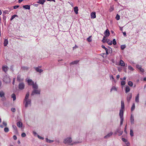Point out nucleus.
<instances>
[{
    "label": "nucleus",
    "instance_id": "31",
    "mask_svg": "<svg viewBox=\"0 0 146 146\" xmlns=\"http://www.w3.org/2000/svg\"><path fill=\"white\" fill-rule=\"evenodd\" d=\"M110 79L111 80H112V81L114 82H116V80L115 79L113 78V76L112 75L110 76Z\"/></svg>",
    "mask_w": 146,
    "mask_h": 146
},
{
    "label": "nucleus",
    "instance_id": "60",
    "mask_svg": "<svg viewBox=\"0 0 146 146\" xmlns=\"http://www.w3.org/2000/svg\"><path fill=\"white\" fill-rule=\"evenodd\" d=\"M15 81V78H14L13 79V85H14Z\"/></svg>",
    "mask_w": 146,
    "mask_h": 146
},
{
    "label": "nucleus",
    "instance_id": "8",
    "mask_svg": "<svg viewBox=\"0 0 146 146\" xmlns=\"http://www.w3.org/2000/svg\"><path fill=\"white\" fill-rule=\"evenodd\" d=\"M0 96L2 98V100H5V93L3 91L0 92Z\"/></svg>",
    "mask_w": 146,
    "mask_h": 146
},
{
    "label": "nucleus",
    "instance_id": "6",
    "mask_svg": "<svg viewBox=\"0 0 146 146\" xmlns=\"http://www.w3.org/2000/svg\"><path fill=\"white\" fill-rule=\"evenodd\" d=\"M136 67L140 72L143 73L144 72V70L142 68L141 66L137 64L136 66Z\"/></svg>",
    "mask_w": 146,
    "mask_h": 146
},
{
    "label": "nucleus",
    "instance_id": "52",
    "mask_svg": "<svg viewBox=\"0 0 146 146\" xmlns=\"http://www.w3.org/2000/svg\"><path fill=\"white\" fill-rule=\"evenodd\" d=\"M37 136H38V138L40 139H44V138L43 137H40V136L38 135H37Z\"/></svg>",
    "mask_w": 146,
    "mask_h": 146
},
{
    "label": "nucleus",
    "instance_id": "38",
    "mask_svg": "<svg viewBox=\"0 0 146 146\" xmlns=\"http://www.w3.org/2000/svg\"><path fill=\"white\" fill-rule=\"evenodd\" d=\"M128 68L129 70L131 71H133L134 70L133 68L130 66H129Z\"/></svg>",
    "mask_w": 146,
    "mask_h": 146
},
{
    "label": "nucleus",
    "instance_id": "7",
    "mask_svg": "<svg viewBox=\"0 0 146 146\" xmlns=\"http://www.w3.org/2000/svg\"><path fill=\"white\" fill-rule=\"evenodd\" d=\"M116 65H117L120 66H125V62L122 60H119V64H116Z\"/></svg>",
    "mask_w": 146,
    "mask_h": 146
},
{
    "label": "nucleus",
    "instance_id": "12",
    "mask_svg": "<svg viewBox=\"0 0 146 146\" xmlns=\"http://www.w3.org/2000/svg\"><path fill=\"white\" fill-rule=\"evenodd\" d=\"M40 93V90H34L32 93V95L35 94H39Z\"/></svg>",
    "mask_w": 146,
    "mask_h": 146
},
{
    "label": "nucleus",
    "instance_id": "13",
    "mask_svg": "<svg viewBox=\"0 0 146 146\" xmlns=\"http://www.w3.org/2000/svg\"><path fill=\"white\" fill-rule=\"evenodd\" d=\"M27 82L29 85H32L33 84V82L31 79H28L27 80Z\"/></svg>",
    "mask_w": 146,
    "mask_h": 146
},
{
    "label": "nucleus",
    "instance_id": "64",
    "mask_svg": "<svg viewBox=\"0 0 146 146\" xmlns=\"http://www.w3.org/2000/svg\"><path fill=\"white\" fill-rule=\"evenodd\" d=\"M47 1H53L54 2H55V0H47Z\"/></svg>",
    "mask_w": 146,
    "mask_h": 146
},
{
    "label": "nucleus",
    "instance_id": "20",
    "mask_svg": "<svg viewBox=\"0 0 146 146\" xmlns=\"http://www.w3.org/2000/svg\"><path fill=\"white\" fill-rule=\"evenodd\" d=\"M113 91H117V88L115 86H112L111 88L110 89V92H111Z\"/></svg>",
    "mask_w": 146,
    "mask_h": 146
},
{
    "label": "nucleus",
    "instance_id": "39",
    "mask_svg": "<svg viewBox=\"0 0 146 146\" xmlns=\"http://www.w3.org/2000/svg\"><path fill=\"white\" fill-rule=\"evenodd\" d=\"M130 135L131 136H132L133 135V131L132 129H131L130 131Z\"/></svg>",
    "mask_w": 146,
    "mask_h": 146
},
{
    "label": "nucleus",
    "instance_id": "63",
    "mask_svg": "<svg viewBox=\"0 0 146 146\" xmlns=\"http://www.w3.org/2000/svg\"><path fill=\"white\" fill-rule=\"evenodd\" d=\"M109 52L111 53L112 52V49L111 48H110L109 50Z\"/></svg>",
    "mask_w": 146,
    "mask_h": 146
},
{
    "label": "nucleus",
    "instance_id": "51",
    "mask_svg": "<svg viewBox=\"0 0 146 146\" xmlns=\"http://www.w3.org/2000/svg\"><path fill=\"white\" fill-rule=\"evenodd\" d=\"M113 10V7H111L110 8V12L112 11Z\"/></svg>",
    "mask_w": 146,
    "mask_h": 146
},
{
    "label": "nucleus",
    "instance_id": "15",
    "mask_svg": "<svg viewBox=\"0 0 146 146\" xmlns=\"http://www.w3.org/2000/svg\"><path fill=\"white\" fill-rule=\"evenodd\" d=\"M91 19H94L96 17V13L95 12H93L91 13Z\"/></svg>",
    "mask_w": 146,
    "mask_h": 146
},
{
    "label": "nucleus",
    "instance_id": "46",
    "mask_svg": "<svg viewBox=\"0 0 146 146\" xmlns=\"http://www.w3.org/2000/svg\"><path fill=\"white\" fill-rule=\"evenodd\" d=\"M125 45H121V49L122 50L124 49L125 48Z\"/></svg>",
    "mask_w": 146,
    "mask_h": 146
},
{
    "label": "nucleus",
    "instance_id": "40",
    "mask_svg": "<svg viewBox=\"0 0 146 146\" xmlns=\"http://www.w3.org/2000/svg\"><path fill=\"white\" fill-rule=\"evenodd\" d=\"M115 19L117 20H119L120 19V16L118 14H117L116 16Z\"/></svg>",
    "mask_w": 146,
    "mask_h": 146
},
{
    "label": "nucleus",
    "instance_id": "48",
    "mask_svg": "<svg viewBox=\"0 0 146 146\" xmlns=\"http://www.w3.org/2000/svg\"><path fill=\"white\" fill-rule=\"evenodd\" d=\"M13 127L15 131H17V127H16V126L14 125H13Z\"/></svg>",
    "mask_w": 146,
    "mask_h": 146
},
{
    "label": "nucleus",
    "instance_id": "44",
    "mask_svg": "<svg viewBox=\"0 0 146 146\" xmlns=\"http://www.w3.org/2000/svg\"><path fill=\"white\" fill-rule=\"evenodd\" d=\"M125 84V82L124 81H121V85L122 86L124 85Z\"/></svg>",
    "mask_w": 146,
    "mask_h": 146
},
{
    "label": "nucleus",
    "instance_id": "37",
    "mask_svg": "<svg viewBox=\"0 0 146 146\" xmlns=\"http://www.w3.org/2000/svg\"><path fill=\"white\" fill-rule=\"evenodd\" d=\"M4 131L5 132H7L9 131V129L8 128L6 127H5V128L4 129Z\"/></svg>",
    "mask_w": 146,
    "mask_h": 146
},
{
    "label": "nucleus",
    "instance_id": "53",
    "mask_svg": "<svg viewBox=\"0 0 146 146\" xmlns=\"http://www.w3.org/2000/svg\"><path fill=\"white\" fill-rule=\"evenodd\" d=\"M11 111L13 112H15V108H13L11 109Z\"/></svg>",
    "mask_w": 146,
    "mask_h": 146
},
{
    "label": "nucleus",
    "instance_id": "45",
    "mask_svg": "<svg viewBox=\"0 0 146 146\" xmlns=\"http://www.w3.org/2000/svg\"><path fill=\"white\" fill-rule=\"evenodd\" d=\"M125 143L126 145V146H128L130 145L129 143L127 141V140L125 142Z\"/></svg>",
    "mask_w": 146,
    "mask_h": 146
},
{
    "label": "nucleus",
    "instance_id": "11",
    "mask_svg": "<svg viewBox=\"0 0 146 146\" xmlns=\"http://www.w3.org/2000/svg\"><path fill=\"white\" fill-rule=\"evenodd\" d=\"M25 87L24 84L22 83H20L19 86V88L20 90L23 89Z\"/></svg>",
    "mask_w": 146,
    "mask_h": 146
},
{
    "label": "nucleus",
    "instance_id": "22",
    "mask_svg": "<svg viewBox=\"0 0 146 146\" xmlns=\"http://www.w3.org/2000/svg\"><path fill=\"white\" fill-rule=\"evenodd\" d=\"M2 69L5 72H6L8 70V68L7 66H4L2 67Z\"/></svg>",
    "mask_w": 146,
    "mask_h": 146
},
{
    "label": "nucleus",
    "instance_id": "59",
    "mask_svg": "<svg viewBox=\"0 0 146 146\" xmlns=\"http://www.w3.org/2000/svg\"><path fill=\"white\" fill-rule=\"evenodd\" d=\"M19 7V6H15L14 7V8L15 9H16L18 8Z\"/></svg>",
    "mask_w": 146,
    "mask_h": 146
},
{
    "label": "nucleus",
    "instance_id": "26",
    "mask_svg": "<svg viewBox=\"0 0 146 146\" xmlns=\"http://www.w3.org/2000/svg\"><path fill=\"white\" fill-rule=\"evenodd\" d=\"M17 125L18 127L21 128L22 127L23 124L21 122L19 121L17 123Z\"/></svg>",
    "mask_w": 146,
    "mask_h": 146
},
{
    "label": "nucleus",
    "instance_id": "16",
    "mask_svg": "<svg viewBox=\"0 0 146 146\" xmlns=\"http://www.w3.org/2000/svg\"><path fill=\"white\" fill-rule=\"evenodd\" d=\"M113 134V133L112 132H111L108 134L107 135L104 136V138L106 139L110 137Z\"/></svg>",
    "mask_w": 146,
    "mask_h": 146
},
{
    "label": "nucleus",
    "instance_id": "21",
    "mask_svg": "<svg viewBox=\"0 0 146 146\" xmlns=\"http://www.w3.org/2000/svg\"><path fill=\"white\" fill-rule=\"evenodd\" d=\"M23 7L25 9L29 10L30 8V6L28 5H25L23 6Z\"/></svg>",
    "mask_w": 146,
    "mask_h": 146
},
{
    "label": "nucleus",
    "instance_id": "29",
    "mask_svg": "<svg viewBox=\"0 0 146 146\" xmlns=\"http://www.w3.org/2000/svg\"><path fill=\"white\" fill-rule=\"evenodd\" d=\"M35 70L36 71L39 73H41L43 71V70L42 69H40L38 68H36Z\"/></svg>",
    "mask_w": 146,
    "mask_h": 146
},
{
    "label": "nucleus",
    "instance_id": "54",
    "mask_svg": "<svg viewBox=\"0 0 146 146\" xmlns=\"http://www.w3.org/2000/svg\"><path fill=\"white\" fill-rule=\"evenodd\" d=\"M81 142V141H78V142H74L73 143L74 144H76L79 143Z\"/></svg>",
    "mask_w": 146,
    "mask_h": 146
},
{
    "label": "nucleus",
    "instance_id": "30",
    "mask_svg": "<svg viewBox=\"0 0 146 146\" xmlns=\"http://www.w3.org/2000/svg\"><path fill=\"white\" fill-rule=\"evenodd\" d=\"M46 141L47 143H51L53 142L54 141L52 140H50V139H48V138H46Z\"/></svg>",
    "mask_w": 146,
    "mask_h": 146
},
{
    "label": "nucleus",
    "instance_id": "61",
    "mask_svg": "<svg viewBox=\"0 0 146 146\" xmlns=\"http://www.w3.org/2000/svg\"><path fill=\"white\" fill-rule=\"evenodd\" d=\"M120 77V75H118L116 76V78L117 79H118Z\"/></svg>",
    "mask_w": 146,
    "mask_h": 146
},
{
    "label": "nucleus",
    "instance_id": "33",
    "mask_svg": "<svg viewBox=\"0 0 146 146\" xmlns=\"http://www.w3.org/2000/svg\"><path fill=\"white\" fill-rule=\"evenodd\" d=\"M91 36H90L88 37L87 40L88 42H90L92 41V39H91Z\"/></svg>",
    "mask_w": 146,
    "mask_h": 146
},
{
    "label": "nucleus",
    "instance_id": "24",
    "mask_svg": "<svg viewBox=\"0 0 146 146\" xmlns=\"http://www.w3.org/2000/svg\"><path fill=\"white\" fill-rule=\"evenodd\" d=\"M45 1V0H39L37 3L39 4L43 5Z\"/></svg>",
    "mask_w": 146,
    "mask_h": 146
},
{
    "label": "nucleus",
    "instance_id": "14",
    "mask_svg": "<svg viewBox=\"0 0 146 146\" xmlns=\"http://www.w3.org/2000/svg\"><path fill=\"white\" fill-rule=\"evenodd\" d=\"M104 34L106 36H108L110 35V33L109 30L107 29L104 32Z\"/></svg>",
    "mask_w": 146,
    "mask_h": 146
},
{
    "label": "nucleus",
    "instance_id": "35",
    "mask_svg": "<svg viewBox=\"0 0 146 146\" xmlns=\"http://www.w3.org/2000/svg\"><path fill=\"white\" fill-rule=\"evenodd\" d=\"M128 84L129 86L131 87L133 85V82L130 81L128 82Z\"/></svg>",
    "mask_w": 146,
    "mask_h": 146
},
{
    "label": "nucleus",
    "instance_id": "5",
    "mask_svg": "<svg viewBox=\"0 0 146 146\" xmlns=\"http://www.w3.org/2000/svg\"><path fill=\"white\" fill-rule=\"evenodd\" d=\"M130 121L131 125L134 123V116L132 114H131L130 117Z\"/></svg>",
    "mask_w": 146,
    "mask_h": 146
},
{
    "label": "nucleus",
    "instance_id": "28",
    "mask_svg": "<svg viewBox=\"0 0 146 146\" xmlns=\"http://www.w3.org/2000/svg\"><path fill=\"white\" fill-rule=\"evenodd\" d=\"M8 41L7 39H5L4 41V45L5 46H6L8 44Z\"/></svg>",
    "mask_w": 146,
    "mask_h": 146
},
{
    "label": "nucleus",
    "instance_id": "42",
    "mask_svg": "<svg viewBox=\"0 0 146 146\" xmlns=\"http://www.w3.org/2000/svg\"><path fill=\"white\" fill-rule=\"evenodd\" d=\"M112 43L114 45H115L116 44V42L115 39H113Z\"/></svg>",
    "mask_w": 146,
    "mask_h": 146
},
{
    "label": "nucleus",
    "instance_id": "58",
    "mask_svg": "<svg viewBox=\"0 0 146 146\" xmlns=\"http://www.w3.org/2000/svg\"><path fill=\"white\" fill-rule=\"evenodd\" d=\"M126 77H124L123 78H121L120 79L121 80H125L126 79Z\"/></svg>",
    "mask_w": 146,
    "mask_h": 146
},
{
    "label": "nucleus",
    "instance_id": "49",
    "mask_svg": "<svg viewBox=\"0 0 146 146\" xmlns=\"http://www.w3.org/2000/svg\"><path fill=\"white\" fill-rule=\"evenodd\" d=\"M79 61V60L74 61V64H77L78 63Z\"/></svg>",
    "mask_w": 146,
    "mask_h": 146
},
{
    "label": "nucleus",
    "instance_id": "1",
    "mask_svg": "<svg viewBox=\"0 0 146 146\" xmlns=\"http://www.w3.org/2000/svg\"><path fill=\"white\" fill-rule=\"evenodd\" d=\"M121 109L120 110L119 116L120 119V125H122L123 124L124 118L123 117L124 109V103L123 101L121 102Z\"/></svg>",
    "mask_w": 146,
    "mask_h": 146
},
{
    "label": "nucleus",
    "instance_id": "9",
    "mask_svg": "<svg viewBox=\"0 0 146 146\" xmlns=\"http://www.w3.org/2000/svg\"><path fill=\"white\" fill-rule=\"evenodd\" d=\"M132 97V94L131 93L129 94L127 98V100L128 102H129Z\"/></svg>",
    "mask_w": 146,
    "mask_h": 146
},
{
    "label": "nucleus",
    "instance_id": "19",
    "mask_svg": "<svg viewBox=\"0 0 146 146\" xmlns=\"http://www.w3.org/2000/svg\"><path fill=\"white\" fill-rule=\"evenodd\" d=\"M139 94H138L135 98V101L137 103L139 102Z\"/></svg>",
    "mask_w": 146,
    "mask_h": 146
},
{
    "label": "nucleus",
    "instance_id": "62",
    "mask_svg": "<svg viewBox=\"0 0 146 146\" xmlns=\"http://www.w3.org/2000/svg\"><path fill=\"white\" fill-rule=\"evenodd\" d=\"M123 34L124 36H126V33L125 32H123Z\"/></svg>",
    "mask_w": 146,
    "mask_h": 146
},
{
    "label": "nucleus",
    "instance_id": "25",
    "mask_svg": "<svg viewBox=\"0 0 146 146\" xmlns=\"http://www.w3.org/2000/svg\"><path fill=\"white\" fill-rule=\"evenodd\" d=\"M106 42L109 45H111L112 44V41L110 40L109 39H106Z\"/></svg>",
    "mask_w": 146,
    "mask_h": 146
},
{
    "label": "nucleus",
    "instance_id": "34",
    "mask_svg": "<svg viewBox=\"0 0 146 146\" xmlns=\"http://www.w3.org/2000/svg\"><path fill=\"white\" fill-rule=\"evenodd\" d=\"M135 104L133 103V104L131 108V111H133V110H134L135 109Z\"/></svg>",
    "mask_w": 146,
    "mask_h": 146
},
{
    "label": "nucleus",
    "instance_id": "50",
    "mask_svg": "<svg viewBox=\"0 0 146 146\" xmlns=\"http://www.w3.org/2000/svg\"><path fill=\"white\" fill-rule=\"evenodd\" d=\"M122 140L124 142H125L126 141H127V139H126L124 138H122Z\"/></svg>",
    "mask_w": 146,
    "mask_h": 146
},
{
    "label": "nucleus",
    "instance_id": "2",
    "mask_svg": "<svg viewBox=\"0 0 146 146\" xmlns=\"http://www.w3.org/2000/svg\"><path fill=\"white\" fill-rule=\"evenodd\" d=\"M29 96V93H27L25 97L24 103L25 107H27L29 106H30L31 105V100L28 99Z\"/></svg>",
    "mask_w": 146,
    "mask_h": 146
},
{
    "label": "nucleus",
    "instance_id": "36",
    "mask_svg": "<svg viewBox=\"0 0 146 146\" xmlns=\"http://www.w3.org/2000/svg\"><path fill=\"white\" fill-rule=\"evenodd\" d=\"M11 96H12V98H13V101L15 100L16 98L15 95V94H13Z\"/></svg>",
    "mask_w": 146,
    "mask_h": 146
},
{
    "label": "nucleus",
    "instance_id": "10",
    "mask_svg": "<svg viewBox=\"0 0 146 146\" xmlns=\"http://www.w3.org/2000/svg\"><path fill=\"white\" fill-rule=\"evenodd\" d=\"M123 132L122 131H120V128H118L116 129V131L115 133V134H116L117 133H119V135H121L122 134Z\"/></svg>",
    "mask_w": 146,
    "mask_h": 146
},
{
    "label": "nucleus",
    "instance_id": "56",
    "mask_svg": "<svg viewBox=\"0 0 146 146\" xmlns=\"http://www.w3.org/2000/svg\"><path fill=\"white\" fill-rule=\"evenodd\" d=\"M13 138L15 140H16L17 139V137L15 135H14L13 137Z\"/></svg>",
    "mask_w": 146,
    "mask_h": 146
},
{
    "label": "nucleus",
    "instance_id": "47",
    "mask_svg": "<svg viewBox=\"0 0 146 146\" xmlns=\"http://www.w3.org/2000/svg\"><path fill=\"white\" fill-rule=\"evenodd\" d=\"M21 135L22 137H25L26 136V134L24 133H22Z\"/></svg>",
    "mask_w": 146,
    "mask_h": 146
},
{
    "label": "nucleus",
    "instance_id": "57",
    "mask_svg": "<svg viewBox=\"0 0 146 146\" xmlns=\"http://www.w3.org/2000/svg\"><path fill=\"white\" fill-rule=\"evenodd\" d=\"M118 70L119 72H120L121 70V68L119 67L118 68Z\"/></svg>",
    "mask_w": 146,
    "mask_h": 146
},
{
    "label": "nucleus",
    "instance_id": "17",
    "mask_svg": "<svg viewBox=\"0 0 146 146\" xmlns=\"http://www.w3.org/2000/svg\"><path fill=\"white\" fill-rule=\"evenodd\" d=\"M7 126V123L4 121L2 122V124L0 125V127L1 128H3L4 127H6Z\"/></svg>",
    "mask_w": 146,
    "mask_h": 146
},
{
    "label": "nucleus",
    "instance_id": "32",
    "mask_svg": "<svg viewBox=\"0 0 146 146\" xmlns=\"http://www.w3.org/2000/svg\"><path fill=\"white\" fill-rule=\"evenodd\" d=\"M32 85L33 86V87L34 89H36L37 88L38 86L36 83H33V84Z\"/></svg>",
    "mask_w": 146,
    "mask_h": 146
},
{
    "label": "nucleus",
    "instance_id": "23",
    "mask_svg": "<svg viewBox=\"0 0 146 146\" xmlns=\"http://www.w3.org/2000/svg\"><path fill=\"white\" fill-rule=\"evenodd\" d=\"M130 91V88L128 86H127L125 88V92L126 93H127L129 92Z\"/></svg>",
    "mask_w": 146,
    "mask_h": 146
},
{
    "label": "nucleus",
    "instance_id": "43",
    "mask_svg": "<svg viewBox=\"0 0 146 146\" xmlns=\"http://www.w3.org/2000/svg\"><path fill=\"white\" fill-rule=\"evenodd\" d=\"M106 36H104L103 39H102V41L103 43H104L106 42V40H105V38L106 37Z\"/></svg>",
    "mask_w": 146,
    "mask_h": 146
},
{
    "label": "nucleus",
    "instance_id": "41",
    "mask_svg": "<svg viewBox=\"0 0 146 146\" xmlns=\"http://www.w3.org/2000/svg\"><path fill=\"white\" fill-rule=\"evenodd\" d=\"M17 79L19 81H20L22 80V79L21 78L20 76L19 75L17 76Z\"/></svg>",
    "mask_w": 146,
    "mask_h": 146
},
{
    "label": "nucleus",
    "instance_id": "4",
    "mask_svg": "<svg viewBox=\"0 0 146 146\" xmlns=\"http://www.w3.org/2000/svg\"><path fill=\"white\" fill-rule=\"evenodd\" d=\"M3 81L6 83H8L10 82V79L8 76L5 75L4 77Z\"/></svg>",
    "mask_w": 146,
    "mask_h": 146
},
{
    "label": "nucleus",
    "instance_id": "3",
    "mask_svg": "<svg viewBox=\"0 0 146 146\" xmlns=\"http://www.w3.org/2000/svg\"><path fill=\"white\" fill-rule=\"evenodd\" d=\"M72 141V137H68L64 139L63 142L65 144L70 145Z\"/></svg>",
    "mask_w": 146,
    "mask_h": 146
},
{
    "label": "nucleus",
    "instance_id": "27",
    "mask_svg": "<svg viewBox=\"0 0 146 146\" xmlns=\"http://www.w3.org/2000/svg\"><path fill=\"white\" fill-rule=\"evenodd\" d=\"M102 47L103 48H104V49L106 51V54H109V53H108V49L106 48L104 46V45H102Z\"/></svg>",
    "mask_w": 146,
    "mask_h": 146
},
{
    "label": "nucleus",
    "instance_id": "55",
    "mask_svg": "<svg viewBox=\"0 0 146 146\" xmlns=\"http://www.w3.org/2000/svg\"><path fill=\"white\" fill-rule=\"evenodd\" d=\"M16 16V15H13L11 18V20H12L14 18H15V17Z\"/></svg>",
    "mask_w": 146,
    "mask_h": 146
},
{
    "label": "nucleus",
    "instance_id": "18",
    "mask_svg": "<svg viewBox=\"0 0 146 146\" xmlns=\"http://www.w3.org/2000/svg\"><path fill=\"white\" fill-rule=\"evenodd\" d=\"M74 11L76 14L78 13V9L77 7H75L74 8Z\"/></svg>",
    "mask_w": 146,
    "mask_h": 146
}]
</instances>
